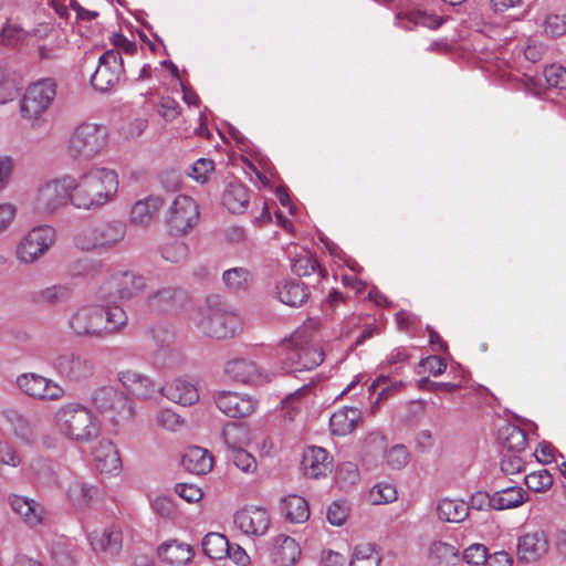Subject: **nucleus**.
I'll return each instance as SVG.
<instances>
[{
  "instance_id": "1",
  "label": "nucleus",
  "mask_w": 566,
  "mask_h": 566,
  "mask_svg": "<svg viewBox=\"0 0 566 566\" xmlns=\"http://www.w3.org/2000/svg\"><path fill=\"white\" fill-rule=\"evenodd\" d=\"M118 190L117 174L104 167L72 176L71 205L78 210L97 211L111 202Z\"/></svg>"
},
{
  "instance_id": "2",
  "label": "nucleus",
  "mask_w": 566,
  "mask_h": 566,
  "mask_svg": "<svg viewBox=\"0 0 566 566\" xmlns=\"http://www.w3.org/2000/svg\"><path fill=\"white\" fill-rule=\"evenodd\" d=\"M282 368L287 374L312 370L324 361V350L316 337L314 323L296 329L281 344Z\"/></svg>"
},
{
  "instance_id": "3",
  "label": "nucleus",
  "mask_w": 566,
  "mask_h": 566,
  "mask_svg": "<svg viewBox=\"0 0 566 566\" xmlns=\"http://www.w3.org/2000/svg\"><path fill=\"white\" fill-rule=\"evenodd\" d=\"M54 420L59 431L76 442H88L97 438L99 432L92 411L78 402H70L60 407L55 412Z\"/></svg>"
},
{
  "instance_id": "4",
  "label": "nucleus",
  "mask_w": 566,
  "mask_h": 566,
  "mask_svg": "<svg viewBox=\"0 0 566 566\" xmlns=\"http://www.w3.org/2000/svg\"><path fill=\"white\" fill-rule=\"evenodd\" d=\"M51 366L55 374L71 384H83L96 373V365L88 354L65 348L54 354Z\"/></svg>"
},
{
  "instance_id": "5",
  "label": "nucleus",
  "mask_w": 566,
  "mask_h": 566,
  "mask_svg": "<svg viewBox=\"0 0 566 566\" xmlns=\"http://www.w3.org/2000/svg\"><path fill=\"white\" fill-rule=\"evenodd\" d=\"M106 137V127L83 123L76 127L70 138L69 155L77 160L92 159L105 147Z\"/></svg>"
},
{
  "instance_id": "6",
  "label": "nucleus",
  "mask_w": 566,
  "mask_h": 566,
  "mask_svg": "<svg viewBox=\"0 0 566 566\" xmlns=\"http://www.w3.org/2000/svg\"><path fill=\"white\" fill-rule=\"evenodd\" d=\"M126 235V226L122 221H108L94 228L81 231L75 243L84 251L94 249H109L117 245Z\"/></svg>"
},
{
  "instance_id": "7",
  "label": "nucleus",
  "mask_w": 566,
  "mask_h": 566,
  "mask_svg": "<svg viewBox=\"0 0 566 566\" xmlns=\"http://www.w3.org/2000/svg\"><path fill=\"white\" fill-rule=\"evenodd\" d=\"M72 176L64 175L40 187L34 200V209L40 213H53L71 203Z\"/></svg>"
},
{
  "instance_id": "8",
  "label": "nucleus",
  "mask_w": 566,
  "mask_h": 566,
  "mask_svg": "<svg viewBox=\"0 0 566 566\" xmlns=\"http://www.w3.org/2000/svg\"><path fill=\"white\" fill-rule=\"evenodd\" d=\"M56 96V84L52 78H44L31 84L22 99V116L29 119L39 118L49 109Z\"/></svg>"
},
{
  "instance_id": "9",
  "label": "nucleus",
  "mask_w": 566,
  "mask_h": 566,
  "mask_svg": "<svg viewBox=\"0 0 566 566\" xmlns=\"http://www.w3.org/2000/svg\"><path fill=\"white\" fill-rule=\"evenodd\" d=\"M105 307L84 306L78 308L69 319V326L76 337H105Z\"/></svg>"
},
{
  "instance_id": "10",
  "label": "nucleus",
  "mask_w": 566,
  "mask_h": 566,
  "mask_svg": "<svg viewBox=\"0 0 566 566\" xmlns=\"http://www.w3.org/2000/svg\"><path fill=\"white\" fill-rule=\"evenodd\" d=\"M92 403L104 413L130 420L134 417V408L130 399L124 392L111 386H102L92 392Z\"/></svg>"
},
{
  "instance_id": "11",
  "label": "nucleus",
  "mask_w": 566,
  "mask_h": 566,
  "mask_svg": "<svg viewBox=\"0 0 566 566\" xmlns=\"http://www.w3.org/2000/svg\"><path fill=\"white\" fill-rule=\"evenodd\" d=\"M198 203L189 196L179 195L175 198L166 216L167 223L177 233H187L199 221Z\"/></svg>"
},
{
  "instance_id": "12",
  "label": "nucleus",
  "mask_w": 566,
  "mask_h": 566,
  "mask_svg": "<svg viewBox=\"0 0 566 566\" xmlns=\"http://www.w3.org/2000/svg\"><path fill=\"white\" fill-rule=\"evenodd\" d=\"M124 63L120 52L107 50L98 59V65L91 77L92 86L99 92H107L120 80Z\"/></svg>"
},
{
  "instance_id": "13",
  "label": "nucleus",
  "mask_w": 566,
  "mask_h": 566,
  "mask_svg": "<svg viewBox=\"0 0 566 566\" xmlns=\"http://www.w3.org/2000/svg\"><path fill=\"white\" fill-rule=\"evenodd\" d=\"M55 232L51 227L32 229L19 243L17 256L21 262L32 263L42 256L54 242Z\"/></svg>"
},
{
  "instance_id": "14",
  "label": "nucleus",
  "mask_w": 566,
  "mask_h": 566,
  "mask_svg": "<svg viewBox=\"0 0 566 566\" xmlns=\"http://www.w3.org/2000/svg\"><path fill=\"white\" fill-rule=\"evenodd\" d=\"M382 6L394 4L396 24L410 30L413 25H424L436 29L441 25L442 19L424 11L416 10L408 0H375Z\"/></svg>"
},
{
  "instance_id": "15",
  "label": "nucleus",
  "mask_w": 566,
  "mask_h": 566,
  "mask_svg": "<svg viewBox=\"0 0 566 566\" xmlns=\"http://www.w3.org/2000/svg\"><path fill=\"white\" fill-rule=\"evenodd\" d=\"M203 332L213 338L223 339L233 337L242 329L240 317L220 308H210L202 323Z\"/></svg>"
},
{
  "instance_id": "16",
  "label": "nucleus",
  "mask_w": 566,
  "mask_h": 566,
  "mask_svg": "<svg viewBox=\"0 0 566 566\" xmlns=\"http://www.w3.org/2000/svg\"><path fill=\"white\" fill-rule=\"evenodd\" d=\"M18 386L28 396L42 400H56L64 395L60 385L36 374L22 375L18 378Z\"/></svg>"
},
{
  "instance_id": "17",
  "label": "nucleus",
  "mask_w": 566,
  "mask_h": 566,
  "mask_svg": "<svg viewBox=\"0 0 566 566\" xmlns=\"http://www.w3.org/2000/svg\"><path fill=\"white\" fill-rule=\"evenodd\" d=\"M234 524L247 535L262 536L270 526V516L265 509L244 507L234 514Z\"/></svg>"
},
{
  "instance_id": "18",
  "label": "nucleus",
  "mask_w": 566,
  "mask_h": 566,
  "mask_svg": "<svg viewBox=\"0 0 566 566\" xmlns=\"http://www.w3.org/2000/svg\"><path fill=\"white\" fill-rule=\"evenodd\" d=\"M548 552V541L543 531L527 533L518 538L517 558L523 563H535Z\"/></svg>"
},
{
  "instance_id": "19",
  "label": "nucleus",
  "mask_w": 566,
  "mask_h": 566,
  "mask_svg": "<svg viewBox=\"0 0 566 566\" xmlns=\"http://www.w3.org/2000/svg\"><path fill=\"white\" fill-rule=\"evenodd\" d=\"M301 464L305 476L318 479L332 472L333 460L324 448L313 446L304 451Z\"/></svg>"
},
{
  "instance_id": "20",
  "label": "nucleus",
  "mask_w": 566,
  "mask_h": 566,
  "mask_svg": "<svg viewBox=\"0 0 566 566\" xmlns=\"http://www.w3.org/2000/svg\"><path fill=\"white\" fill-rule=\"evenodd\" d=\"M218 409L230 418H243L254 410V402L250 397H243L232 391H220L214 396Z\"/></svg>"
},
{
  "instance_id": "21",
  "label": "nucleus",
  "mask_w": 566,
  "mask_h": 566,
  "mask_svg": "<svg viewBox=\"0 0 566 566\" xmlns=\"http://www.w3.org/2000/svg\"><path fill=\"white\" fill-rule=\"evenodd\" d=\"M186 293L172 286L159 289L147 297V306L154 312L176 311L184 305Z\"/></svg>"
},
{
  "instance_id": "22",
  "label": "nucleus",
  "mask_w": 566,
  "mask_h": 566,
  "mask_svg": "<svg viewBox=\"0 0 566 566\" xmlns=\"http://www.w3.org/2000/svg\"><path fill=\"white\" fill-rule=\"evenodd\" d=\"M117 377L125 389L138 399H150L159 391L149 377L135 370L119 371Z\"/></svg>"
},
{
  "instance_id": "23",
  "label": "nucleus",
  "mask_w": 566,
  "mask_h": 566,
  "mask_svg": "<svg viewBox=\"0 0 566 566\" xmlns=\"http://www.w3.org/2000/svg\"><path fill=\"white\" fill-rule=\"evenodd\" d=\"M226 373L234 381L247 385H260L266 381L259 366L244 358L230 360L226 366Z\"/></svg>"
},
{
  "instance_id": "24",
  "label": "nucleus",
  "mask_w": 566,
  "mask_h": 566,
  "mask_svg": "<svg viewBox=\"0 0 566 566\" xmlns=\"http://www.w3.org/2000/svg\"><path fill=\"white\" fill-rule=\"evenodd\" d=\"M159 392L172 402L182 406H192L199 400L197 387L186 379H174L165 386L159 387Z\"/></svg>"
},
{
  "instance_id": "25",
  "label": "nucleus",
  "mask_w": 566,
  "mask_h": 566,
  "mask_svg": "<svg viewBox=\"0 0 566 566\" xmlns=\"http://www.w3.org/2000/svg\"><path fill=\"white\" fill-rule=\"evenodd\" d=\"M308 286L297 280H286L276 285V296L285 305L300 307L310 298Z\"/></svg>"
},
{
  "instance_id": "26",
  "label": "nucleus",
  "mask_w": 566,
  "mask_h": 566,
  "mask_svg": "<svg viewBox=\"0 0 566 566\" xmlns=\"http://www.w3.org/2000/svg\"><path fill=\"white\" fill-rule=\"evenodd\" d=\"M96 469L102 473H113L122 467L119 453L109 440H102L93 450Z\"/></svg>"
},
{
  "instance_id": "27",
  "label": "nucleus",
  "mask_w": 566,
  "mask_h": 566,
  "mask_svg": "<svg viewBox=\"0 0 566 566\" xmlns=\"http://www.w3.org/2000/svg\"><path fill=\"white\" fill-rule=\"evenodd\" d=\"M301 556V547L296 541L280 534L274 539L273 560L279 566H292Z\"/></svg>"
},
{
  "instance_id": "28",
  "label": "nucleus",
  "mask_w": 566,
  "mask_h": 566,
  "mask_svg": "<svg viewBox=\"0 0 566 566\" xmlns=\"http://www.w3.org/2000/svg\"><path fill=\"white\" fill-rule=\"evenodd\" d=\"M181 464L188 472L203 475L212 470L213 459L208 450L190 447L182 455Z\"/></svg>"
},
{
  "instance_id": "29",
  "label": "nucleus",
  "mask_w": 566,
  "mask_h": 566,
  "mask_svg": "<svg viewBox=\"0 0 566 566\" xmlns=\"http://www.w3.org/2000/svg\"><path fill=\"white\" fill-rule=\"evenodd\" d=\"M224 207L232 213H243L249 206L250 195L248 188L239 180L228 184L223 196Z\"/></svg>"
},
{
  "instance_id": "30",
  "label": "nucleus",
  "mask_w": 566,
  "mask_h": 566,
  "mask_svg": "<svg viewBox=\"0 0 566 566\" xmlns=\"http://www.w3.org/2000/svg\"><path fill=\"white\" fill-rule=\"evenodd\" d=\"M164 205V199L159 196H149L144 200L135 202L130 210V221L136 226H148L156 213Z\"/></svg>"
},
{
  "instance_id": "31",
  "label": "nucleus",
  "mask_w": 566,
  "mask_h": 566,
  "mask_svg": "<svg viewBox=\"0 0 566 566\" xmlns=\"http://www.w3.org/2000/svg\"><path fill=\"white\" fill-rule=\"evenodd\" d=\"M9 503L28 525L35 526L41 523L44 510L40 503L19 495L10 496Z\"/></svg>"
},
{
  "instance_id": "32",
  "label": "nucleus",
  "mask_w": 566,
  "mask_h": 566,
  "mask_svg": "<svg viewBox=\"0 0 566 566\" xmlns=\"http://www.w3.org/2000/svg\"><path fill=\"white\" fill-rule=\"evenodd\" d=\"M158 555L168 564L184 565L192 558V548L188 544L171 539L158 547Z\"/></svg>"
},
{
  "instance_id": "33",
  "label": "nucleus",
  "mask_w": 566,
  "mask_h": 566,
  "mask_svg": "<svg viewBox=\"0 0 566 566\" xmlns=\"http://www.w3.org/2000/svg\"><path fill=\"white\" fill-rule=\"evenodd\" d=\"M530 500L527 491L521 486H509L493 493V510L515 509Z\"/></svg>"
},
{
  "instance_id": "34",
  "label": "nucleus",
  "mask_w": 566,
  "mask_h": 566,
  "mask_svg": "<svg viewBox=\"0 0 566 566\" xmlns=\"http://www.w3.org/2000/svg\"><path fill=\"white\" fill-rule=\"evenodd\" d=\"M360 418V411L354 407H345L334 412L329 419L333 434L345 436L350 433Z\"/></svg>"
},
{
  "instance_id": "35",
  "label": "nucleus",
  "mask_w": 566,
  "mask_h": 566,
  "mask_svg": "<svg viewBox=\"0 0 566 566\" xmlns=\"http://www.w3.org/2000/svg\"><path fill=\"white\" fill-rule=\"evenodd\" d=\"M123 535L120 528L116 526L106 527L101 535H92L91 544L94 551L116 554L120 551Z\"/></svg>"
},
{
  "instance_id": "36",
  "label": "nucleus",
  "mask_w": 566,
  "mask_h": 566,
  "mask_svg": "<svg viewBox=\"0 0 566 566\" xmlns=\"http://www.w3.org/2000/svg\"><path fill=\"white\" fill-rule=\"evenodd\" d=\"M281 511L291 523H304L310 517L308 503L298 495H289L283 499Z\"/></svg>"
},
{
  "instance_id": "37",
  "label": "nucleus",
  "mask_w": 566,
  "mask_h": 566,
  "mask_svg": "<svg viewBox=\"0 0 566 566\" xmlns=\"http://www.w3.org/2000/svg\"><path fill=\"white\" fill-rule=\"evenodd\" d=\"M292 272L297 276H310L317 273V282L327 275V271L321 266L314 254L304 252L292 259Z\"/></svg>"
},
{
  "instance_id": "38",
  "label": "nucleus",
  "mask_w": 566,
  "mask_h": 566,
  "mask_svg": "<svg viewBox=\"0 0 566 566\" xmlns=\"http://www.w3.org/2000/svg\"><path fill=\"white\" fill-rule=\"evenodd\" d=\"M115 284L119 286V300H129L144 291L146 280L133 272H118Z\"/></svg>"
},
{
  "instance_id": "39",
  "label": "nucleus",
  "mask_w": 566,
  "mask_h": 566,
  "mask_svg": "<svg viewBox=\"0 0 566 566\" xmlns=\"http://www.w3.org/2000/svg\"><path fill=\"white\" fill-rule=\"evenodd\" d=\"M438 517L443 522L459 523L469 514V505L462 501L441 500L437 506Z\"/></svg>"
},
{
  "instance_id": "40",
  "label": "nucleus",
  "mask_w": 566,
  "mask_h": 566,
  "mask_svg": "<svg viewBox=\"0 0 566 566\" xmlns=\"http://www.w3.org/2000/svg\"><path fill=\"white\" fill-rule=\"evenodd\" d=\"M223 439L229 448V460L233 462V464L240 469L241 471L249 473L253 472L256 468V461L252 454H250L248 451H245L242 448L235 447L234 444L230 443L229 440V429L226 428L223 430Z\"/></svg>"
},
{
  "instance_id": "41",
  "label": "nucleus",
  "mask_w": 566,
  "mask_h": 566,
  "mask_svg": "<svg viewBox=\"0 0 566 566\" xmlns=\"http://www.w3.org/2000/svg\"><path fill=\"white\" fill-rule=\"evenodd\" d=\"M97 489L80 480L72 482L67 489V495L73 505L78 510L90 506L91 501L96 495Z\"/></svg>"
},
{
  "instance_id": "42",
  "label": "nucleus",
  "mask_w": 566,
  "mask_h": 566,
  "mask_svg": "<svg viewBox=\"0 0 566 566\" xmlns=\"http://www.w3.org/2000/svg\"><path fill=\"white\" fill-rule=\"evenodd\" d=\"M71 291L64 285H53L33 294V302L39 305L54 306L67 302Z\"/></svg>"
},
{
  "instance_id": "43",
  "label": "nucleus",
  "mask_w": 566,
  "mask_h": 566,
  "mask_svg": "<svg viewBox=\"0 0 566 566\" xmlns=\"http://www.w3.org/2000/svg\"><path fill=\"white\" fill-rule=\"evenodd\" d=\"M227 537L219 533H209L202 539V551L211 559H221L229 553Z\"/></svg>"
},
{
  "instance_id": "44",
  "label": "nucleus",
  "mask_w": 566,
  "mask_h": 566,
  "mask_svg": "<svg viewBox=\"0 0 566 566\" xmlns=\"http://www.w3.org/2000/svg\"><path fill=\"white\" fill-rule=\"evenodd\" d=\"M222 280L232 292L245 291L253 282V274L247 268H233L223 272Z\"/></svg>"
},
{
  "instance_id": "45",
  "label": "nucleus",
  "mask_w": 566,
  "mask_h": 566,
  "mask_svg": "<svg viewBox=\"0 0 566 566\" xmlns=\"http://www.w3.org/2000/svg\"><path fill=\"white\" fill-rule=\"evenodd\" d=\"M160 254L168 262L179 263L187 259L189 248L184 241L171 237L160 245Z\"/></svg>"
},
{
  "instance_id": "46",
  "label": "nucleus",
  "mask_w": 566,
  "mask_h": 566,
  "mask_svg": "<svg viewBox=\"0 0 566 566\" xmlns=\"http://www.w3.org/2000/svg\"><path fill=\"white\" fill-rule=\"evenodd\" d=\"M380 556L369 543L359 544L355 547L349 566H379Z\"/></svg>"
},
{
  "instance_id": "47",
  "label": "nucleus",
  "mask_w": 566,
  "mask_h": 566,
  "mask_svg": "<svg viewBox=\"0 0 566 566\" xmlns=\"http://www.w3.org/2000/svg\"><path fill=\"white\" fill-rule=\"evenodd\" d=\"M174 337L172 334L165 333V338L156 352L157 361L166 366H172L180 361L181 353L175 346H171L170 339Z\"/></svg>"
},
{
  "instance_id": "48",
  "label": "nucleus",
  "mask_w": 566,
  "mask_h": 566,
  "mask_svg": "<svg viewBox=\"0 0 566 566\" xmlns=\"http://www.w3.org/2000/svg\"><path fill=\"white\" fill-rule=\"evenodd\" d=\"M503 433H505L503 438V447L507 449L509 452L517 453L526 448L527 439L522 429L517 427H507Z\"/></svg>"
},
{
  "instance_id": "49",
  "label": "nucleus",
  "mask_w": 566,
  "mask_h": 566,
  "mask_svg": "<svg viewBox=\"0 0 566 566\" xmlns=\"http://www.w3.org/2000/svg\"><path fill=\"white\" fill-rule=\"evenodd\" d=\"M524 481L526 486L534 492H545L553 485V476L546 469L525 475Z\"/></svg>"
},
{
  "instance_id": "50",
  "label": "nucleus",
  "mask_w": 566,
  "mask_h": 566,
  "mask_svg": "<svg viewBox=\"0 0 566 566\" xmlns=\"http://www.w3.org/2000/svg\"><path fill=\"white\" fill-rule=\"evenodd\" d=\"M369 500L375 505L391 503L397 500V491L391 484L379 483L369 491Z\"/></svg>"
},
{
  "instance_id": "51",
  "label": "nucleus",
  "mask_w": 566,
  "mask_h": 566,
  "mask_svg": "<svg viewBox=\"0 0 566 566\" xmlns=\"http://www.w3.org/2000/svg\"><path fill=\"white\" fill-rule=\"evenodd\" d=\"M387 464L394 470H401L409 462V452L403 444L391 447L385 454Z\"/></svg>"
},
{
  "instance_id": "52",
  "label": "nucleus",
  "mask_w": 566,
  "mask_h": 566,
  "mask_svg": "<svg viewBox=\"0 0 566 566\" xmlns=\"http://www.w3.org/2000/svg\"><path fill=\"white\" fill-rule=\"evenodd\" d=\"M543 75L549 87L566 90V69L558 64H552L544 69Z\"/></svg>"
},
{
  "instance_id": "53",
  "label": "nucleus",
  "mask_w": 566,
  "mask_h": 566,
  "mask_svg": "<svg viewBox=\"0 0 566 566\" xmlns=\"http://www.w3.org/2000/svg\"><path fill=\"white\" fill-rule=\"evenodd\" d=\"M105 323L107 328L105 329V336L115 333L120 326L127 322L126 313L118 306L105 307Z\"/></svg>"
},
{
  "instance_id": "54",
  "label": "nucleus",
  "mask_w": 566,
  "mask_h": 566,
  "mask_svg": "<svg viewBox=\"0 0 566 566\" xmlns=\"http://www.w3.org/2000/svg\"><path fill=\"white\" fill-rule=\"evenodd\" d=\"M151 509L156 514L164 518H174L177 515V509L174 500L168 495H157L151 501Z\"/></svg>"
},
{
  "instance_id": "55",
  "label": "nucleus",
  "mask_w": 566,
  "mask_h": 566,
  "mask_svg": "<svg viewBox=\"0 0 566 566\" xmlns=\"http://www.w3.org/2000/svg\"><path fill=\"white\" fill-rule=\"evenodd\" d=\"M336 480L342 485H354L359 481V471L355 463L346 462L338 467Z\"/></svg>"
},
{
  "instance_id": "56",
  "label": "nucleus",
  "mask_w": 566,
  "mask_h": 566,
  "mask_svg": "<svg viewBox=\"0 0 566 566\" xmlns=\"http://www.w3.org/2000/svg\"><path fill=\"white\" fill-rule=\"evenodd\" d=\"M544 31L552 38L566 34V14H549L544 22Z\"/></svg>"
},
{
  "instance_id": "57",
  "label": "nucleus",
  "mask_w": 566,
  "mask_h": 566,
  "mask_svg": "<svg viewBox=\"0 0 566 566\" xmlns=\"http://www.w3.org/2000/svg\"><path fill=\"white\" fill-rule=\"evenodd\" d=\"M349 509L344 502H333L326 512L327 521L334 526H342L348 517Z\"/></svg>"
},
{
  "instance_id": "58",
  "label": "nucleus",
  "mask_w": 566,
  "mask_h": 566,
  "mask_svg": "<svg viewBox=\"0 0 566 566\" xmlns=\"http://www.w3.org/2000/svg\"><path fill=\"white\" fill-rule=\"evenodd\" d=\"M486 556V547L482 544L471 545L463 552L464 562L472 566H485Z\"/></svg>"
},
{
  "instance_id": "59",
  "label": "nucleus",
  "mask_w": 566,
  "mask_h": 566,
  "mask_svg": "<svg viewBox=\"0 0 566 566\" xmlns=\"http://www.w3.org/2000/svg\"><path fill=\"white\" fill-rule=\"evenodd\" d=\"M524 461L514 452L504 454L501 460V471L506 475L521 473L524 470Z\"/></svg>"
},
{
  "instance_id": "60",
  "label": "nucleus",
  "mask_w": 566,
  "mask_h": 566,
  "mask_svg": "<svg viewBox=\"0 0 566 566\" xmlns=\"http://www.w3.org/2000/svg\"><path fill=\"white\" fill-rule=\"evenodd\" d=\"M214 170V163L211 159L200 158L191 167L190 176L200 182L208 180L209 174Z\"/></svg>"
},
{
  "instance_id": "61",
  "label": "nucleus",
  "mask_w": 566,
  "mask_h": 566,
  "mask_svg": "<svg viewBox=\"0 0 566 566\" xmlns=\"http://www.w3.org/2000/svg\"><path fill=\"white\" fill-rule=\"evenodd\" d=\"M175 492L188 503H197L202 499V491L195 484L178 483L175 486Z\"/></svg>"
},
{
  "instance_id": "62",
  "label": "nucleus",
  "mask_w": 566,
  "mask_h": 566,
  "mask_svg": "<svg viewBox=\"0 0 566 566\" xmlns=\"http://www.w3.org/2000/svg\"><path fill=\"white\" fill-rule=\"evenodd\" d=\"M418 388L421 390H429L432 392L448 391L453 392L460 388V385L452 382H437L430 380L428 377L421 378L418 381Z\"/></svg>"
},
{
  "instance_id": "63",
  "label": "nucleus",
  "mask_w": 566,
  "mask_h": 566,
  "mask_svg": "<svg viewBox=\"0 0 566 566\" xmlns=\"http://www.w3.org/2000/svg\"><path fill=\"white\" fill-rule=\"evenodd\" d=\"M181 422L180 416L170 409L161 410L157 416V423L167 430H176Z\"/></svg>"
},
{
  "instance_id": "64",
  "label": "nucleus",
  "mask_w": 566,
  "mask_h": 566,
  "mask_svg": "<svg viewBox=\"0 0 566 566\" xmlns=\"http://www.w3.org/2000/svg\"><path fill=\"white\" fill-rule=\"evenodd\" d=\"M53 557L60 566H73L75 564V556L65 545H56L53 549Z\"/></svg>"
}]
</instances>
